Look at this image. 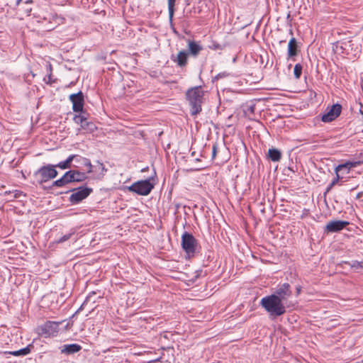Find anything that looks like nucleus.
Here are the masks:
<instances>
[{
    "label": "nucleus",
    "mask_w": 363,
    "mask_h": 363,
    "mask_svg": "<svg viewBox=\"0 0 363 363\" xmlns=\"http://www.w3.org/2000/svg\"><path fill=\"white\" fill-rule=\"evenodd\" d=\"M153 188L154 184L150 182V179L138 181L131 186L125 187L128 191L140 196H147Z\"/></svg>",
    "instance_id": "3"
},
{
    "label": "nucleus",
    "mask_w": 363,
    "mask_h": 363,
    "mask_svg": "<svg viewBox=\"0 0 363 363\" xmlns=\"http://www.w3.org/2000/svg\"><path fill=\"white\" fill-rule=\"evenodd\" d=\"M84 164L88 167V173L92 172V164L86 158H83Z\"/></svg>",
    "instance_id": "27"
},
{
    "label": "nucleus",
    "mask_w": 363,
    "mask_h": 363,
    "mask_svg": "<svg viewBox=\"0 0 363 363\" xmlns=\"http://www.w3.org/2000/svg\"><path fill=\"white\" fill-rule=\"evenodd\" d=\"M188 53L186 51H180L176 60L174 61L177 63V65L180 67H184L186 65L187 62Z\"/></svg>",
    "instance_id": "17"
},
{
    "label": "nucleus",
    "mask_w": 363,
    "mask_h": 363,
    "mask_svg": "<svg viewBox=\"0 0 363 363\" xmlns=\"http://www.w3.org/2000/svg\"><path fill=\"white\" fill-rule=\"evenodd\" d=\"M347 225H348L347 221L333 220L327 224L325 229L328 232H337L343 229Z\"/></svg>",
    "instance_id": "12"
},
{
    "label": "nucleus",
    "mask_w": 363,
    "mask_h": 363,
    "mask_svg": "<svg viewBox=\"0 0 363 363\" xmlns=\"http://www.w3.org/2000/svg\"><path fill=\"white\" fill-rule=\"evenodd\" d=\"M176 0H168V9H169V18H172L174 15V5H175Z\"/></svg>",
    "instance_id": "23"
},
{
    "label": "nucleus",
    "mask_w": 363,
    "mask_h": 363,
    "mask_svg": "<svg viewBox=\"0 0 363 363\" xmlns=\"http://www.w3.org/2000/svg\"><path fill=\"white\" fill-rule=\"evenodd\" d=\"M342 106L340 104H334L322 116L323 122H330L335 120L341 113Z\"/></svg>",
    "instance_id": "8"
},
{
    "label": "nucleus",
    "mask_w": 363,
    "mask_h": 363,
    "mask_svg": "<svg viewBox=\"0 0 363 363\" xmlns=\"http://www.w3.org/2000/svg\"><path fill=\"white\" fill-rule=\"evenodd\" d=\"M302 72V66L300 64H296L294 66V74L296 79H298L301 77Z\"/></svg>",
    "instance_id": "24"
},
{
    "label": "nucleus",
    "mask_w": 363,
    "mask_h": 363,
    "mask_svg": "<svg viewBox=\"0 0 363 363\" xmlns=\"http://www.w3.org/2000/svg\"><path fill=\"white\" fill-rule=\"evenodd\" d=\"M296 289V294H297V295H298L301 293V286H297Z\"/></svg>",
    "instance_id": "32"
},
{
    "label": "nucleus",
    "mask_w": 363,
    "mask_h": 363,
    "mask_svg": "<svg viewBox=\"0 0 363 363\" xmlns=\"http://www.w3.org/2000/svg\"><path fill=\"white\" fill-rule=\"evenodd\" d=\"M182 245L186 254H194L195 252L196 240L192 235L185 233L182 237Z\"/></svg>",
    "instance_id": "5"
},
{
    "label": "nucleus",
    "mask_w": 363,
    "mask_h": 363,
    "mask_svg": "<svg viewBox=\"0 0 363 363\" xmlns=\"http://www.w3.org/2000/svg\"><path fill=\"white\" fill-rule=\"evenodd\" d=\"M74 121L80 126V128L78 129L77 135L79 134V131L81 130H84V133H91L97 129L94 123L88 121L87 119L83 116H76L74 118Z\"/></svg>",
    "instance_id": "4"
},
{
    "label": "nucleus",
    "mask_w": 363,
    "mask_h": 363,
    "mask_svg": "<svg viewBox=\"0 0 363 363\" xmlns=\"http://www.w3.org/2000/svg\"><path fill=\"white\" fill-rule=\"evenodd\" d=\"M27 2H28V3H31V2H32V0L28 1Z\"/></svg>",
    "instance_id": "34"
},
{
    "label": "nucleus",
    "mask_w": 363,
    "mask_h": 363,
    "mask_svg": "<svg viewBox=\"0 0 363 363\" xmlns=\"http://www.w3.org/2000/svg\"><path fill=\"white\" fill-rule=\"evenodd\" d=\"M30 348L28 347H26L23 349H21V350H19L17 351L10 352L9 353L14 356H19V355H26L28 353H30Z\"/></svg>",
    "instance_id": "21"
},
{
    "label": "nucleus",
    "mask_w": 363,
    "mask_h": 363,
    "mask_svg": "<svg viewBox=\"0 0 363 363\" xmlns=\"http://www.w3.org/2000/svg\"><path fill=\"white\" fill-rule=\"evenodd\" d=\"M69 99L72 103V108L75 112L82 111L84 107V96L82 92L71 94Z\"/></svg>",
    "instance_id": "9"
},
{
    "label": "nucleus",
    "mask_w": 363,
    "mask_h": 363,
    "mask_svg": "<svg viewBox=\"0 0 363 363\" xmlns=\"http://www.w3.org/2000/svg\"><path fill=\"white\" fill-rule=\"evenodd\" d=\"M86 178V175L83 172L78 171L70 170L65 173V179L68 183L73 182H82Z\"/></svg>",
    "instance_id": "11"
},
{
    "label": "nucleus",
    "mask_w": 363,
    "mask_h": 363,
    "mask_svg": "<svg viewBox=\"0 0 363 363\" xmlns=\"http://www.w3.org/2000/svg\"><path fill=\"white\" fill-rule=\"evenodd\" d=\"M217 152V146L216 145H214L213 146V150H212V157H215Z\"/></svg>",
    "instance_id": "31"
},
{
    "label": "nucleus",
    "mask_w": 363,
    "mask_h": 363,
    "mask_svg": "<svg viewBox=\"0 0 363 363\" xmlns=\"http://www.w3.org/2000/svg\"><path fill=\"white\" fill-rule=\"evenodd\" d=\"M260 305L271 316H280L286 313L284 301L277 295L271 294L262 298Z\"/></svg>",
    "instance_id": "1"
},
{
    "label": "nucleus",
    "mask_w": 363,
    "mask_h": 363,
    "mask_svg": "<svg viewBox=\"0 0 363 363\" xmlns=\"http://www.w3.org/2000/svg\"><path fill=\"white\" fill-rule=\"evenodd\" d=\"M357 164V162H346L345 164H340L335 168V172H338L340 169H342L344 167H348V168L354 167L356 166Z\"/></svg>",
    "instance_id": "22"
},
{
    "label": "nucleus",
    "mask_w": 363,
    "mask_h": 363,
    "mask_svg": "<svg viewBox=\"0 0 363 363\" xmlns=\"http://www.w3.org/2000/svg\"><path fill=\"white\" fill-rule=\"evenodd\" d=\"M71 236V234L66 235L60 239L59 242H62L64 241L67 240Z\"/></svg>",
    "instance_id": "29"
},
{
    "label": "nucleus",
    "mask_w": 363,
    "mask_h": 363,
    "mask_svg": "<svg viewBox=\"0 0 363 363\" xmlns=\"http://www.w3.org/2000/svg\"><path fill=\"white\" fill-rule=\"evenodd\" d=\"M67 183H68V182L67 181V179H65V174L62 178H60L58 180H56L54 182V184L57 186H62Z\"/></svg>",
    "instance_id": "25"
},
{
    "label": "nucleus",
    "mask_w": 363,
    "mask_h": 363,
    "mask_svg": "<svg viewBox=\"0 0 363 363\" xmlns=\"http://www.w3.org/2000/svg\"><path fill=\"white\" fill-rule=\"evenodd\" d=\"M289 57H293L297 55V43L294 38H292L288 45Z\"/></svg>",
    "instance_id": "16"
},
{
    "label": "nucleus",
    "mask_w": 363,
    "mask_h": 363,
    "mask_svg": "<svg viewBox=\"0 0 363 363\" xmlns=\"http://www.w3.org/2000/svg\"><path fill=\"white\" fill-rule=\"evenodd\" d=\"M91 191L92 189L89 188H79L71 194L69 200L72 203H78L86 199Z\"/></svg>",
    "instance_id": "7"
},
{
    "label": "nucleus",
    "mask_w": 363,
    "mask_h": 363,
    "mask_svg": "<svg viewBox=\"0 0 363 363\" xmlns=\"http://www.w3.org/2000/svg\"><path fill=\"white\" fill-rule=\"evenodd\" d=\"M336 174H337V177L332 182L331 184H330V187L334 186L339 180V175H338V172H336Z\"/></svg>",
    "instance_id": "30"
},
{
    "label": "nucleus",
    "mask_w": 363,
    "mask_h": 363,
    "mask_svg": "<svg viewBox=\"0 0 363 363\" xmlns=\"http://www.w3.org/2000/svg\"><path fill=\"white\" fill-rule=\"evenodd\" d=\"M186 99L191 107L192 115H196L201 111V104L203 98V91L201 86L189 89L186 94Z\"/></svg>",
    "instance_id": "2"
},
{
    "label": "nucleus",
    "mask_w": 363,
    "mask_h": 363,
    "mask_svg": "<svg viewBox=\"0 0 363 363\" xmlns=\"http://www.w3.org/2000/svg\"><path fill=\"white\" fill-rule=\"evenodd\" d=\"M290 288V285L285 283L281 285L273 295L278 296V298H279L281 301H284L291 296Z\"/></svg>",
    "instance_id": "10"
},
{
    "label": "nucleus",
    "mask_w": 363,
    "mask_h": 363,
    "mask_svg": "<svg viewBox=\"0 0 363 363\" xmlns=\"http://www.w3.org/2000/svg\"><path fill=\"white\" fill-rule=\"evenodd\" d=\"M75 155H70L65 162H60L57 167L61 169H67L70 167V164Z\"/></svg>",
    "instance_id": "20"
},
{
    "label": "nucleus",
    "mask_w": 363,
    "mask_h": 363,
    "mask_svg": "<svg viewBox=\"0 0 363 363\" xmlns=\"http://www.w3.org/2000/svg\"><path fill=\"white\" fill-rule=\"evenodd\" d=\"M37 174L40 177V182H45L55 178L57 174V172L55 169V166L47 165L41 167Z\"/></svg>",
    "instance_id": "6"
},
{
    "label": "nucleus",
    "mask_w": 363,
    "mask_h": 363,
    "mask_svg": "<svg viewBox=\"0 0 363 363\" xmlns=\"http://www.w3.org/2000/svg\"><path fill=\"white\" fill-rule=\"evenodd\" d=\"M72 324H70V323H67L65 326V329L67 330V329H69L71 327H72Z\"/></svg>",
    "instance_id": "33"
},
{
    "label": "nucleus",
    "mask_w": 363,
    "mask_h": 363,
    "mask_svg": "<svg viewBox=\"0 0 363 363\" xmlns=\"http://www.w3.org/2000/svg\"><path fill=\"white\" fill-rule=\"evenodd\" d=\"M352 267H360L363 269V262H356L352 264Z\"/></svg>",
    "instance_id": "28"
},
{
    "label": "nucleus",
    "mask_w": 363,
    "mask_h": 363,
    "mask_svg": "<svg viewBox=\"0 0 363 363\" xmlns=\"http://www.w3.org/2000/svg\"><path fill=\"white\" fill-rule=\"evenodd\" d=\"M188 48L189 53L194 57H196L203 49L199 43L191 40L188 42Z\"/></svg>",
    "instance_id": "14"
},
{
    "label": "nucleus",
    "mask_w": 363,
    "mask_h": 363,
    "mask_svg": "<svg viewBox=\"0 0 363 363\" xmlns=\"http://www.w3.org/2000/svg\"><path fill=\"white\" fill-rule=\"evenodd\" d=\"M81 346L77 344L64 345L61 352L66 354H72L79 352L81 350Z\"/></svg>",
    "instance_id": "15"
},
{
    "label": "nucleus",
    "mask_w": 363,
    "mask_h": 363,
    "mask_svg": "<svg viewBox=\"0 0 363 363\" xmlns=\"http://www.w3.org/2000/svg\"><path fill=\"white\" fill-rule=\"evenodd\" d=\"M95 168H96V171L99 172V178H102L105 175L106 172H107V169L100 162H96V165H95Z\"/></svg>",
    "instance_id": "19"
},
{
    "label": "nucleus",
    "mask_w": 363,
    "mask_h": 363,
    "mask_svg": "<svg viewBox=\"0 0 363 363\" xmlns=\"http://www.w3.org/2000/svg\"><path fill=\"white\" fill-rule=\"evenodd\" d=\"M268 156L273 162H278L281 159V152L274 148L269 149Z\"/></svg>",
    "instance_id": "18"
},
{
    "label": "nucleus",
    "mask_w": 363,
    "mask_h": 363,
    "mask_svg": "<svg viewBox=\"0 0 363 363\" xmlns=\"http://www.w3.org/2000/svg\"><path fill=\"white\" fill-rule=\"evenodd\" d=\"M59 324H60V322H47L43 328L45 333L48 335H55L58 331Z\"/></svg>",
    "instance_id": "13"
},
{
    "label": "nucleus",
    "mask_w": 363,
    "mask_h": 363,
    "mask_svg": "<svg viewBox=\"0 0 363 363\" xmlns=\"http://www.w3.org/2000/svg\"><path fill=\"white\" fill-rule=\"evenodd\" d=\"M208 48L211 50H221L222 46L217 42H212V43L208 46Z\"/></svg>",
    "instance_id": "26"
}]
</instances>
